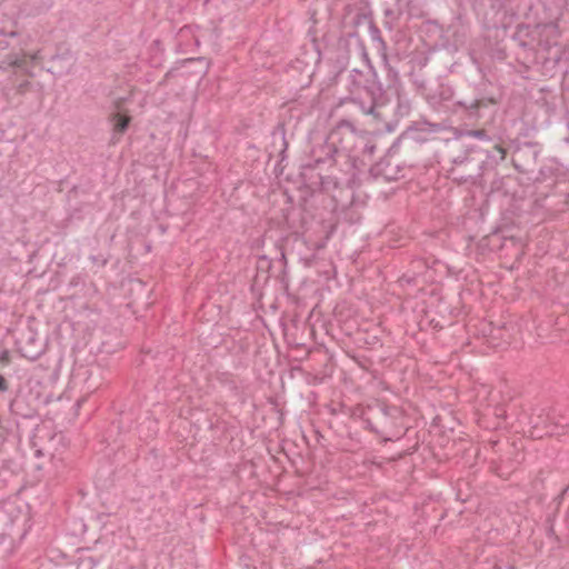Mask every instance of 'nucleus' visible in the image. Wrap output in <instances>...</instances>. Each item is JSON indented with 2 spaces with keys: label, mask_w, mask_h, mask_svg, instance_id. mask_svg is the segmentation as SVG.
I'll return each mask as SVG.
<instances>
[{
  "label": "nucleus",
  "mask_w": 569,
  "mask_h": 569,
  "mask_svg": "<svg viewBox=\"0 0 569 569\" xmlns=\"http://www.w3.org/2000/svg\"><path fill=\"white\" fill-rule=\"evenodd\" d=\"M411 112V101L406 97L397 93V106L395 108V116L397 118H405Z\"/></svg>",
  "instance_id": "obj_11"
},
{
  "label": "nucleus",
  "mask_w": 569,
  "mask_h": 569,
  "mask_svg": "<svg viewBox=\"0 0 569 569\" xmlns=\"http://www.w3.org/2000/svg\"><path fill=\"white\" fill-rule=\"evenodd\" d=\"M129 123H130V118L119 116V114L116 116V121H114V126H113L114 137L117 134L118 136L123 134L127 131Z\"/></svg>",
  "instance_id": "obj_14"
},
{
  "label": "nucleus",
  "mask_w": 569,
  "mask_h": 569,
  "mask_svg": "<svg viewBox=\"0 0 569 569\" xmlns=\"http://www.w3.org/2000/svg\"><path fill=\"white\" fill-rule=\"evenodd\" d=\"M281 259H282V260H286V256H284V253H283V252H281Z\"/></svg>",
  "instance_id": "obj_28"
},
{
  "label": "nucleus",
  "mask_w": 569,
  "mask_h": 569,
  "mask_svg": "<svg viewBox=\"0 0 569 569\" xmlns=\"http://www.w3.org/2000/svg\"><path fill=\"white\" fill-rule=\"evenodd\" d=\"M480 156H482V150L478 149L475 146L468 147L462 154H459L456 158H453V168L469 167L471 163L477 162Z\"/></svg>",
  "instance_id": "obj_9"
},
{
  "label": "nucleus",
  "mask_w": 569,
  "mask_h": 569,
  "mask_svg": "<svg viewBox=\"0 0 569 569\" xmlns=\"http://www.w3.org/2000/svg\"><path fill=\"white\" fill-rule=\"evenodd\" d=\"M362 422L365 425V428L369 430L370 432L376 433L379 436L378 426L375 422V413H372V407H369L361 416Z\"/></svg>",
  "instance_id": "obj_13"
},
{
  "label": "nucleus",
  "mask_w": 569,
  "mask_h": 569,
  "mask_svg": "<svg viewBox=\"0 0 569 569\" xmlns=\"http://www.w3.org/2000/svg\"><path fill=\"white\" fill-rule=\"evenodd\" d=\"M9 389L7 379L0 375V392H6ZM6 430L0 426V439H4Z\"/></svg>",
  "instance_id": "obj_19"
},
{
  "label": "nucleus",
  "mask_w": 569,
  "mask_h": 569,
  "mask_svg": "<svg viewBox=\"0 0 569 569\" xmlns=\"http://www.w3.org/2000/svg\"><path fill=\"white\" fill-rule=\"evenodd\" d=\"M36 342H37V338H36V337H33V336H31V337L28 339V342H27V345H26V346L31 347V346H33Z\"/></svg>",
  "instance_id": "obj_26"
},
{
  "label": "nucleus",
  "mask_w": 569,
  "mask_h": 569,
  "mask_svg": "<svg viewBox=\"0 0 569 569\" xmlns=\"http://www.w3.org/2000/svg\"><path fill=\"white\" fill-rule=\"evenodd\" d=\"M9 63L17 68H23L26 64V61H24V59H21L18 56H14V57L10 56Z\"/></svg>",
  "instance_id": "obj_20"
},
{
  "label": "nucleus",
  "mask_w": 569,
  "mask_h": 569,
  "mask_svg": "<svg viewBox=\"0 0 569 569\" xmlns=\"http://www.w3.org/2000/svg\"><path fill=\"white\" fill-rule=\"evenodd\" d=\"M499 96L493 92L488 83H479L475 87L456 90L449 83H440L428 96V102L433 108H445L461 120L476 124L496 106L499 104Z\"/></svg>",
  "instance_id": "obj_1"
},
{
  "label": "nucleus",
  "mask_w": 569,
  "mask_h": 569,
  "mask_svg": "<svg viewBox=\"0 0 569 569\" xmlns=\"http://www.w3.org/2000/svg\"><path fill=\"white\" fill-rule=\"evenodd\" d=\"M465 136L477 138L479 140H490V137L488 134V131L485 129H473V130H467L465 132Z\"/></svg>",
  "instance_id": "obj_18"
},
{
  "label": "nucleus",
  "mask_w": 569,
  "mask_h": 569,
  "mask_svg": "<svg viewBox=\"0 0 569 569\" xmlns=\"http://www.w3.org/2000/svg\"><path fill=\"white\" fill-rule=\"evenodd\" d=\"M387 128H388V130H392V128L389 123L387 124Z\"/></svg>",
  "instance_id": "obj_29"
},
{
  "label": "nucleus",
  "mask_w": 569,
  "mask_h": 569,
  "mask_svg": "<svg viewBox=\"0 0 569 569\" xmlns=\"http://www.w3.org/2000/svg\"><path fill=\"white\" fill-rule=\"evenodd\" d=\"M77 279H78V278H73V279L71 280V284H77V283H78V282H77Z\"/></svg>",
  "instance_id": "obj_27"
},
{
  "label": "nucleus",
  "mask_w": 569,
  "mask_h": 569,
  "mask_svg": "<svg viewBox=\"0 0 569 569\" xmlns=\"http://www.w3.org/2000/svg\"><path fill=\"white\" fill-rule=\"evenodd\" d=\"M90 259L93 263L98 264L99 267H104L108 263V259L104 258L102 254L91 256Z\"/></svg>",
  "instance_id": "obj_21"
},
{
  "label": "nucleus",
  "mask_w": 569,
  "mask_h": 569,
  "mask_svg": "<svg viewBox=\"0 0 569 569\" xmlns=\"http://www.w3.org/2000/svg\"><path fill=\"white\" fill-rule=\"evenodd\" d=\"M537 419H538V421H531L535 429H537L541 423L545 426H549V425L560 426L561 425L560 421H556L555 416H551L550 413H547L545 418L542 417V415H539L537 417Z\"/></svg>",
  "instance_id": "obj_16"
},
{
  "label": "nucleus",
  "mask_w": 569,
  "mask_h": 569,
  "mask_svg": "<svg viewBox=\"0 0 569 569\" xmlns=\"http://www.w3.org/2000/svg\"><path fill=\"white\" fill-rule=\"evenodd\" d=\"M337 132H332L328 141L322 144L316 153H319L315 162L316 164L326 163L328 161L336 162L340 157H348L346 148H338L335 141Z\"/></svg>",
  "instance_id": "obj_5"
},
{
  "label": "nucleus",
  "mask_w": 569,
  "mask_h": 569,
  "mask_svg": "<svg viewBox=\"0 0 569 569\" xmlns=\"http://www.w3.org/2000/svg\"><path fill=\"white\" fill-rule=\"evenodd\" d=\"M507 150L500 144H495L491 150L482 151V156L478 158L476 171L481 177L486 170L495 169L501 161L506 159Z\"/></svg>",
  "instance_id": "obj_4"
},
{
  "label": "nucleus",
  "mask_w": 569,
  "mask_h": 569,
  "mask_svg": "<svg viewBox=\"0 0 569 569\" xmlns=\"http://www.w3.org/2000/svg\"><path fill=\"white\" fill-rule=\"evenodd\" d=\"M375 422L378 426L379 437L383 442L400 439L403 429V415L399 407L386 403H378L372 407Z\"/></svg>",
  "instance_id": "obj_3"
},
{
  "label": "nucleus",
  "mask_w": 569,
  "mask_h": 569,
  "mask_svg": "<svg viewBox=\"0 0 569 569\" xmlns=\"http://www.w3.org/2000/svg\"><path fill=\"white\" fill-rule=\"evenodd\" d=\"M388 77H389V78H390V77H392V78L397 79V78H398V73H397V71H396V70H393L392 68H389V69H388Z\"/></svg>",
  "instance_id": "obj_25"
},
{
  "label": "nucleus",
  "mask_w": 569,
  "mask_h": 569,
  "mask_svg": "<svg viewBox=\"0 0 569 569\" xmlns=\"http://www.w3.org/2000/svg\"><path fill=\"white\" fill-rule=\"evenodd\" d=\"M443 129L441 123H433L427 120L416 122L413 126L409 127L402 137L411 138L417 142L426 141L421 136H416L417 132H428V133H438Z\"/></svg>",
  "instance_id": "obj_7"
},
{
  "label": "nucleus",
  "mask_w": 569,
  "mask_h": 569,
  "mask_svg": "<svg viewBox=\"0 0 569 569\" xmlns=\"http://www.w3.org/2000/svg\"><path fill=\"white\" fill-rule=\"evenodd\" d=\"M42 353V348L41 346H39L38 348H32L31 347H28V346H24L21 348V355L29 359V360H37Z\"/></svg>",
  "instance_id": "obj_15"
},
{
  "label": "nucleus",
  "mask_w": 569,
  "mask_h": 569,
  "mask_svg": "<svg viewBox=\"0 0 569 569\" xmlns=\"http://www.w3.org/2000/svg\"><path fill=\"white\" fill-rule=\"evenodd\" d=\"M566 172L563 168L557 163L551 162L540 168L538 176L536 178L537 182H547L548 180H553L555 183H559L565 181Z\"/></svg>",
  "instance_id": "obj_8"
},
{
  "label": "nucleus",
  "mask_w": 569,
  "mask_h": 569,
  "mask_svg": "<svg viewBox=\"0 0 569 569\" xmlns=\"http://www.w3.org/2000/svg\"><path fill=\"white\" fill-rule=\"evenodd\" d=\"M10 361V355H9V351L4 350L1 356H0V363L6 366L8 365Z\"/></svg>",
  "instance_id": "obj_23"
},
{
  "label": "nucleus",
  "mask_w": 569,
  "mask_h": 569,
  "mask_svg": "<svg viewBox=\"0 0 569 569\" xmlns=\"http://www.w3.org/2000/svg\"><path fill=\"white\" fill-rule=\"evenodd\" d=\"M569 490V486H567L566 488L562 489V491L553 499V502L557 505V507L560 506L562 499H563V496L566 495V492Z\"/></svg>",
  "instance_id": "obj_22"
},
{
  "label": "nucleus",
  "mask_w": 569,
  "mask_h": 569,
  "mask_svg": "<svg viewBox=\"0 0 569 569\" xmlns=\"http://www.w3.org/2000/svg\"><path fill=\"white\" fill-rule=\"evenodd\" d=\"M538 143L537 142H523L521 144H518L515 150L516 158L512 159V163L515 169L518 172H525L526 169L520 163L525 158L531 157L533 161H536L539 150L537 149Z\"/></svg>",
  "instance_id": "obj_6"
},
{
  "label": "nucleus",
  "mask_w": 569,
  "mask_h": 569,
  "mask_svg": "<svg viewBox=\"0 0 569 569\" xmlns=\"http://www.w3.org/2000/svg\"><path fill=\"white\" fill-rule=\"evenodd\" d=\"M412 84L420 91L426 90L427 81L422 74L411 72L410 73Z\"/></svg>",
  "instance_id": "obj_17"
},
{
  "label": "nucleus",
  "mask_w": 569,
  "mask_h": 569,
  "mask_svg": "<svg viewBox=\"0 0 569 569\" xmlns=\"http://www.w3.org/2000/svg\"><path fill=\"white\" fill-rule=\"evenodd\" d=\"M449 174L451 179L459 184L467 183L469 181L475 182L476 179L480 178L481 176L477 173L476 166L473 168H468L465 171H461L460 168H451L449 171Z\"/></svg>",
  "instance_id": "obj_10"
},
{
  "label": "nucleus",
  "mask_w": 569,
  "mask_h": 569,
  "mask_svg": "<svg viewBox=\"0 0 569 569\" xmlns=\"http://www.w3.org/2000/svg\"><path fill=\"white\" fill-rule=\"evenodd\" d=\"M375 150H376V146L375 144L367 143L365 146V148H363V153L373 154Z\"/></svg>",
  "instance_id": "obj_24"
},
{
  "label": "nucleus",
  "mask_w": 569,
  "mask_h": 569,
  "mask_svg": "<svg viewBox=\"0 0 569 569\" xmlns=\"http://www.w3.org/2000/svg\"><path fill=\"white\" fill-rule=\"evenodd\" d=\"M367 62V70L352 69L348 77V90L351 94L358 93L363 90L370 97V106L363 111L372 114L375 118H381L382 113L379 108L383 107L387 102L386 91L382 83L378 79L375 68L370 64L368 54L362 53Z\"/></svg>",
  "instance_id": "obj_2"
},
{
  "label": "nucleus",
  "mask_w": 569,
  "mask_h": 569,
  "mask_svg": "<svg viewBox=\"0 0 569 569\" xmlns=\"http://www.w3.org/2000/svg\"><path fill=\"white\" fill-rule=\"evenodd\" d=\"M509 9L518 16H527L531 10V0H507Z\"/></svg>",
  "instance_id": "obj_12"
}]
</instances>
